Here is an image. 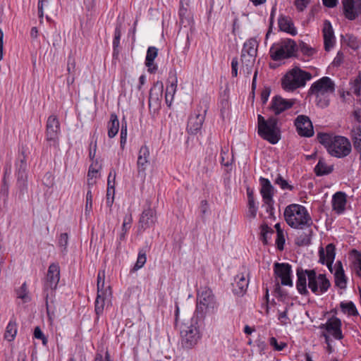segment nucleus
Wrapping results in <instances>:
<instances>
[{
    "label": "nucleus",
    "mask_w": 361,
    "mask_h": 361,
    "mask_svg": "<svg viewBox=\"0 0 361 361\" xmlns=\"http://www.w3.org/2000/svg\"><path fill=\"white\" fill-rule=\"evenodd\" d=\"M317 140L332 157L343 158L350 154L352 151L350 140L343 136H332L328 133H319Z\"/></svg>",
    "instance_id": "obj_1"
},
{
    "label": "nucleus",
    "mask_w": 361,
    "mask_h": 361,
    "mask_svg": "<svg viewBox=\"0 0 361 361\" xmlns=\"http://www.w3.org/2000/svg\"><path fill=\"white\" fill-rule=\"evenodd\" d=\"M283 215L288 225L293 228L302 229L305 226L310 227L313 224L307 209L300 204L287 206Z\"/></svg>",
    "instance_id": "obj_2"
},
{
    "label": "nucleus",
    "mask_w": 361,
    "mask_h": 361,
    "mask_svg": "<svg viewBox=\"0 0 361 361\" xmlns=\"http://www.w3.org/2000/svg\"><path fill=\"white\" fill-rule=\"evenodd\" d=\"M335 91V83L329 77L324 76L314 82L310 87V93L316 96L317 104L326 108L329 104V95Z\"/></svg>",
    "instance_id": "obj_3"
},
{
    "label": "nucleus",
    "mask_w": 361,
    "mask_h": 361,
    "mask_svg": "<svg viewBox=\"0 0 361 361\" xmlns=\"http://www.w3.org/2000/svg\"><path fill=\"white\" fill-rule=\"evenodd\" d=\"M258 135L272 145L281 140V130L278 126V119L270 116L267 120L260 114L257 116Z\"/></svg>",
    "instance_id": "obj_4"
},
{
    "label": "nucleus",
    "mask_w": 361,
    "mask_h": 361,
    "mask_svg": "<svg viewBox=\"0 0 361 361\" xmlns=\"http://www.w3.org/2000/svg\"><path fill=\"white\" fill-rule=\"evenodd\" d=\"M217 303L212 290L208 287L201 288L197 293L195 314L199 319H203L208 312H213Z\"/></svg>",
    "instance_id": "obj_5"
},
{
    "label": "nucleus",
    "mask_w": 361,
    "mask_h": 361,
    "mask_svg": "<svg viewBox=\"0 0 361 361\" xmlns=\"http://www.w3.org/2000/svg\"><path fill=\"white\" fill-rule=\"evenodd\" d=\"M312 78V74L299 67H295L288 71L282 78L281 85L286 91L293 92L304 87L307 80Z\"/></svg>",
    "instance_id": "obj_6"
},
{
    "label": "nucleus",
    "mask_w": 361,
    "mask_h": 361,
    "mask_svg": "<svg viewBox=\"0 0 361 361\" xmlns=\"http://www.w3.org/2000/svg\"><path fill=\"white\" fill-rule=\"evenodd\" d=\"M297 49V44L293 39H286L274 44L270 48L269 54L271 59L277 61L294 56Z\"/></svg>",
    "instance_id": "obj_7"
},
{
    "label": "nucleus",
    "mask_w": 361,
    "mask_h": 361,
    "mask_svg": "<svg viewBox=\"0 0 361 361\" xmlns=\"http://www.w3.org/2000/svg\"><path fill=\"white\" fill-rule=\"evenodd\" d=\"M197 318L194 321L192 319L190 326L184 324L181 327L180 337L181 345L183 348L191 349L195 347L200 338V334L197 324Z\"/></svg>",
    "instance_id": "obj_8"
},
{
    "label": "nucleus",
    "mask_w": 361,
    "mask_h": 361,
    "mask_svg": "<svg viewBox=\"0 0 361 361\" xmlns=\"http://www.w3.org/2000/svg\"><path fill=\"white\" fill-rule=\"evenodd\" d=\"M27 154L24 147H22L20 153L16 161V174L17 176V185L23 193L27 188Z\"/></svg>",
    "instance_id": "obj_9"
},
{
    "label": "nucleus",
    "mask_w": 361,
    "mask_h": 361,
    "mask_svg": "<svg viewBox=\"0 0 361 361\" xmlns=\"http://www.w3.org/2000/svg\"><path fill=\"white\" fill-rule=\"evenodd\" d=\"M274 272L276 279L281 280L282 286L292 287L293 286L292 276V266L288 263L275 262L274 264Z\"/></svg>",
    "instance_id": "obj_10"
},
{
    "label": "nucleus",
    "mask_w": 361,
    "mask_h": 361,
    "mask_svg": "<svg viewBox=\"0 0 361 361\" xmlns=\"http://www.w3.org/2000/svg\"><path fill=\"white\" fill-rule=\"evenodd\" d=\"M146 207L143 209L139 220L138 231L141 232L153 226L157 222L156 211L152 208L151 202L146 201Z\"/></svg>",
    "instance_id": "obj_11"
},
{
    "label": "nucleus",
    "mask_w": 361,
    "mask_h": 361,
    "mask_svg": "<svg viewBox=\"0 0 361 361\" xmlns=\"http://www.w3.org/2000/svg\"><path fill=\"white\" fill-rule=\"evenodd\" d=\"M206 112L207 109H203L201 106H197V110L189 117L187 125L188 133L195 135L201 130Z\"/></svg>",
    "instance_id": "obj_12"
},
{
    "label": "nucleus",
    "mask_w": 361,
    "mask_h": 361,
    "mask_svg": "<svg viewBox=\"0 0 361 361\" xmlns=\"http://www.w3.org/2000/svg\"><path fill=\"white\" fill-rule=\"evenodd\" d=\"M60 124L55 116H50L47 121L46 136L47 140L51 142V145L55 147L59 146V133Z\"/></svg>",
    "instance_id": "obj_13"
},
{
    "label": "nucleus",
    "mask_w": 361,
    "mask_h": 361,
    "mask_svg": "<svg viewBox=\"0 0 361 361\" xmlns=\"http://www.w3.org/2000/svg\"><path fill=\"white\" fill-rule=\"evenodd\" d=\"M341 326V320L336 317H332L326 324H320L319 329L325 330L327 334H331L335 339L341 340L343 338Z\"/></svg>",
    "instance_id": "obj_14"
},
{
    "label": "nucleus",
    "mask_w": 361,
    "mask_h": 361,
    "mask_svg": "<svg viewBox=\"0 0 361 361\" xmlns=\"http://www.w3.org/2000/svg\"><path fill=\"white\" fill-rule=\"evenodd\" d=\"M295 126L300 136L310 137L314 135L312 123L307 116H298L295 121Z\"/></svg>",
    "instance_id": "obj_15"
},
{
    "label": "nucleus",
    "mask_w": 361,
    "mask_h": 361,
    "mask_svg": "<svg viewBox=\"0 0 361 361\" xmlns=\"http://www.w3.org/2000/svg\"><path fill=\"white\" fill-rule=\"evenodd\" d=\"M336 247L333 243H329L326 246L325 250L321 247L319 250V262L326 264L329 270L333 273V263L336 256Z\"/></svg>",
    "instance_id": "obj_16"
},
{
    "label": "nucleus",
    "mask_w": 361,
    "mask_h": 361,
    "mask_svg": "<svg viewBox=\"0 0 361 361\" xmlns=\"http://www.w3.org/2000/svg\"><path fill=\"white\" fill-rule=\"evenodd\" d=\"M60 279V268L58 264L52 263L49 265L44 283V291L48 289L55 290Z\"/></svg>",
    "instance_id": "obj_17"
},
{
    "label": "nucleus",
    "mask_w": 361,
    "mask_h": 361,
    "mask_svg": "<svg viewBox=\"0 0 361 361\" xmlns=\"http://www.w3.org/2000/svg\"><path fill=\"white\" fill-rule=\"evenodd\" d=\"M343 12L346 18L353 20L361 14V0H343Z\"/></svg>",
    "instance_id": "obj_18"
},
{
    "label": "nucleus",
    "mask_w": 361,
    "mask_h": 361,
    "mask_svg": "<svg viewBox=\"0 0 361 361\" xmlns=\"http://www.w3.org/2000/svg\"><path fill=\"white\" fill-rule=\"evenodd\" d=\"M295 104V99H285L279 95L275 96L271 101L270 109L276 115L290 109Z\"/></svg>",
    "instance_id": "obj_19"
},
{
    "label": "nucleus",
    "mask_w": 361,
    "mask_h": 361,
    "mask_svg": "<svg viewBox=\"0 0 361 361\" xmlns=\"http://www.w3.org/2000/svg\"><path fill=\"white\" fill-rule=\"evenodd\" d=\"M308 279H319L320 293H326L331 287V282L324 274H317L315 269H303Z\"/></svg>",
    "instance_id": "obj_20"
},
{
    "label": "nucleus",
    "mask_w": 361,
    "mask_h": 361,
    "mask_svg": "<svg viewBox=\"0 0 361 361\" xmlns=\"http://www.w3.org/2000/svg\"><path fill=\"white\" fill-rule=\"evenodd\" d=\"M324 35V49L329 51L335 44V36L331 23L326 20L322 30Z\"/></svg>",
    "instance_id": "obj_21"
},
{
    "label": "nucleus",
    "mask_w": 361,
    "mask_h": 361,
    "mask_svg": "<svg viewBox=\"0 0 361 361\" xmlns=\"http://www.w3.org/2000/svg\"><path fill=\"white\" fill-rule=\"evenodd\" d=\"M163 84L162 82H157L150 89L149 96V107L152 108L154 106L158 108L160 105V99L162 97L163 92Z\"/></svg>",
    "instance_id": "obj_22"
},
{
    "label": "nucleus",
    "mask_w": 361,
    "mask_h": 361,
    "mask_svg": "<svg viewBox=\"0 0 361 361\" xmlns=\"http://www.w3.org/2000/svg\"><path fill=\"white\" fill-rule=\"evenodd\" d=\"M259 181L261 185L260 193L263 200H267L270 201L273 199L274 195L275 189L274 186L268 178L260 177Z\"/></svg>",
    "instance_id": "obj_23"
},
{
    "label": "nucleus",
    "mask_w": 361,
    "mask_h": 361,
    "mask_svg": "<svg viewBox=\"0 0 361 361\" xmlns=\"http://www.w3.org/2000/svg\"><path fill=\"white\" fill-rule=\"evenodd\" d=\"M297 281H296V288L300 294L302 295L307 296L310 295V292L307 288V277L303 273V269L302 267H298L296 270Z\"/></svg>",
    "instance_id": "obj_24"
},
{
    "label": "nucleus",
    "mask_w": 361,
    "mask_h": 361,
    "mask_svg": "<svg viewBox=\"0 0 361 361\" xmlns=\"http://www.w3.org/2000/svg\"><path fill=\"white\" fill-rule=\"evenodd\" d=\"M278 24L280 30L287 32L293 36L297 35V30L294 27L293 22L289 17L284 16L283 15L280 16L278 20Z\"/></svg>",
    "instance_id": "obj_25"
},
{
    "label": "nucleus",
    "mask_w": 361,
    "mask_h": 361,
    "mask_svg": "<svg viewBox=\"0 0 361 361\" xmlns=\"http://www.w3.org/2000/svg\"><path fill=\"white\" fill-rule=\"evenodd\" d=\"M158 55V49L155 47H149L147 51L145 66L150 73H154L157 71V66L154 63Z\"/></svg>",
    "instance_id": "obj_26"
},
{
    "label": "nucleus",
    "mask_w": 361,
    "mask_h": 361,
    "mask_svg": "<svg viewBox=\"0 0 361 361\" xmlns=\"http://www.w3.org/2000/svg\"><path fill=\"white\" fill-rule=\"evenodd\" d=\"M249 281L246 279L243 274H238L235 277V283L233 286V291L237 295H243L248 287Z\"/></svg>",
    "instance_id": "obj_27"
},
{
    "label": "nucleus",
    "mask_w": 361,
    "mask_h": 361,
    "mask_svg": "<svg viewBox=\"0 0 361 361\" xmlns=\"http://www.w3.org/2000/svg\"><path fill=\"white\" fill-rule=\"evenodd\" d=\"M149 150L147 146H142L139 151L137 165L138 172H144L149 163Z\"/></svg>",
    "instance_id": "obj_28"
},
{
    "label": "nucleus",
    "mask_w": 361,
    "mask_h": 361,
    "mask_svg": "<svg viewBox=\"0 0 361 361\" xmlns=\"http://www.w3.org/2000/svg\"><path fill=\"white\" fill-rule=\"evenodd\" d=\"M346 204V195L343 192H337L333 195L332 207L338 213H342Z\"/></svg>",
    "instance_id": "obj_29"
},
{
    "label": "nucleus",
    "mask_w": 361,
    "mask_h": 361,
    "mask_svg": "<svg viewBox=\"0 0 361 361\" xmlns=\"http://www.w3.org/2000/svg\"><path fill=\"white\" fill-rule=\"evenodd\" d=\"M334 171V166H328L323 158H320L314 171L317 176H323L330 174Z\"/></svg>",
    "instance_id": "obj_30"
},
{
    "label": "nucleus",
    "mask_w": 361,
    "mask_h": 361,
    "mask_svg": "<svg viewBox=\"0 0 361 361\" xmlns=\"http://www.w3.org/2000/svg\"><path fill=\"white\" fill-rule=\"evenodd\" d=\"M108 128V136L110 138L114 137L119 130V121L117 115L115 113H112L110 115V119L107 124Z\"/></svg>",
    "instance_id": "obj_31"
},
{
    "label": "nucleus",
    "mask_w": 361,
    "mask_h": 361,
    "mask_svg": "<svg viewBox=\"0 0 361 361\" xmlns=\"http://www.w3.org/2000/svg\"><path fill=\"white\" fill-rule=\"evenodd\" d=\"M257 41L255 38H250L244 43L241 53L257 56Z\"/></svg>",
    "instance_id": "obj_32"
},
{
    "label": "nucleus",
    "mask_w": 361,
    "mask_h": 361,
    "mask_svg": "<svg viewBox=\"0 0 361 361\" xmlns=\"http://www.w3.org/2000/svg\"><path fill=\"white\" fill-rule=\"evenodd\" d=\"M179 24L180 26L187 27L190 25L192 23V18L190 14L188 13L187 8H185L183 2H180L179 11Z\"/></svg>",
    "instance_id": "obj_33"
},
{
    "label": "nucleus",
    "mask_w": 361,
    "mask_h": 361,
    "mask_svg": "<svg viewBox=\"0 0 361 361\" xmlns=\"http://www.w3.org/2000/svg\"><path fill=\"white\" fill-rule=\"evenodd\" d=\"M177 88V78H174L170 85L166 86L165 92V100L168 106H170L173 99Z\"/></svg>",
    "instance_id": "obj_34"
},
{
    "label": "nucleus",
    "mask_w": 361,
    "mask_h": 361,
    "mask_svg": "<svg viewBox=\"0 0 361 361\" xmlns=\"http://www.w3.org/2000/svg\"><path fill=\"white\" fill-rule=\"evenodd\" d=\"M115 178L116 172H114L112 180H108V188L106 191V204L108 207H111L114 203L115 194Z\"/></svg>",
    "instance_id": "obj_35"
},
{
    "label": "nucleus",
    "mask_w": 361,
    "mask_h": 361,
    "mask_svg": "<svg viewBox=\"0 0 361 361\" xmlns=\"http://www.w3.org/2000/svg\"><path fill=\"white\" fill-rule=\"evenodd\" d=\"M104 271H99L97 275V293L107 294L109 290V295H111L110 286L104 288Z\"/></svg>",
    "instance_id": "obj_36"
},
{
    "label": "nucleus",
    "mask_w": 361,
    "mask_h": 361,
    "mask_svg": "<svg viewBox=\"0 0 361 361\" xmlns=\"http://www.w3.org/2000/svg\"><path fill=\"white\" fill-rule=\"evenodd\" d=\"M312 229H309L308 233H302L295 239V244L298 246H306L311 243Z\"/></svg>",
    "instance_id": "obj_37"
},
{
    "label": "nucleus",
    "mask_w": 361,
    "mask_h": 361,
    "mask_svg": "<svg viewBox=\"0 0 361 361\" xmlns=\"http://www.w3.org/2000/svg\"><path fill=\"white\" fill-rule=\"evenodd\" d=\"M107 294H102L97 293V295L94 302V310L97 316H99L104 310V300Z\"/></svg>",
    "instance_id": "obj_38"
},
{
    "label": "nucleus",
    "mask_w": 361,
    "mask_h": 361,
    "mask_svg": "<svg viewBox=\"0 0 361 361\" xmlns=\"http://www.w3.org/2000/svg\"><path fill=\"white\" fill-rule=\"evenodd\" d=\"M16 323L13 321H10L8 324L6 326V332L4 334V337L8 341H13L17 333V327Z\"/></svg>",
    "instance_id": "obj_39"
},
{
    "label": "nucleus",
    "mask_w": 361,
    "mask_h": 361,
    "mask_svg": "<svg viewBox=\"0 0 361 361\" xmlns=\"http://www.w3.org/2000/svg\"><path fill=\"white\" fill-rule=\"evenodd\" d=\"M340 307L344 313L348 312V314L352 316L358 315L357 310L354 303L351 301L348 302H341L340 303Z\"/></svg>",
    "instance_id": "obj_40"
},
{
    "label": "nucleus",
    "mask_w": 361,
    "mask_h": 361,
    "mask_svg": "<svg viewBox=\"0 0 361 361\" xmlns=\"http://www.w3.org/2000/svg\"><path fill=\"white\" fill-rule=\"evenodd\" d=\"M335 284L341 289H345L347 284V278L344 271L334 272Z\"/></svg>",
    "instance_id": "obj_41"
},
{
    "label": "nucleus",
    "mask_w": 361,
    "mask_h": 361,
    "mask_svg": "<svg viewBox=\"0 0 361 361\" xmlns=\"http://www.w3.org/2000/svg\"><path fill=\"white\" fill-rule=\"evenodd\" d=\"M147 261L146 257V251L144 250H140L138 253L137 262L132 269V271H135L142 268Z\"/></svg>",
    "instance_id": "obj_42"
},
{
    "label": "nucleus",
    "mask_w": 361,
    "mask_h": 361,
    "mask_svg": "<svg viewBox=\"0 0 361 361\" xmlns=\"http://www.w3.org/2000/svg\"><path fill=\"white\" fill-rule=\"evenodd\" d=\"M16 294L18 298L23 300V302H27L30 301V298L28 295V290L26 282H24L20 288L16 290Z\"/></svg>",
    "instance_id": "obj_43"
},
{
    "label": "nucleus",
    "mask_w": 361,
    "mask_h": 361,
    "mask_svg": "<svg viewBox=\"0 0 361 361\" xmlns=\"http://www.w3.org/2000/svg\"><path fill=\"white\" fill-rule=\"evenodd\" d=\"M274 233V230L269 227L267 224H262L261 226V240L264 245L268 244V238Z\"/></svg>",
    "instance_id": "obj_44"
},
{
    "label": "nucleus",
    "mask_w": 361,
    "mask_h": 361,
    "mask_svg": "<svg viewBox=\"0 0 361 361\" xmlns=\"http://www.w3.org/2000/svg\"><path fill=\"white\" fill-rule=\"evenodd\" d=\"M274 183L279 185L283 190H293L294 187L290 185L286 180H285L281 175L278 174L276 179L274 180Z\"/></svg>",
    "instance_id": "obj_45"
},
{
    "label": "nucleus",
    "mask_w": 361,
    "mask_h": 361,
    "mask_svg": "<svg viewBox=\"0 0 361 361\" xmlns=\"http://www.w3.org/2000/svg\"><path fill=\"white\" fill-rule=\"evenodd\" d=\"M102 169V165L99 164V161L97 159L92 161V164L90 166L87 177H96L97 173Z\"/></svg>",
    "instance_id": "obj_46"
},
{
    "label": "nucleus",
    "mask_w": 361,
    "mask_h": 361,
    "mask_svg": "<svg viewBox=\"0 0 361 361\" xmlns=\"http://www.w3.org/2000/svg\"><path fill=\"white\" fill-rule=\"evenodd\" d=\"M299 48L301 52L307 56H312L317 52V50L314 48L310 47L304 42H301L300 43Z\"/></svg>",
    "instance_id": "obj_47"
},
{
    "label": "nucleus",
    "mask_w": 361,
    "mask_h": 361,
    "mask_svg": "<svg viewBox=\"0 0 361 361\" xmlns=\"http://www.w3.org/2000/svg\"><path fill=\"white\" fill-rule=\"evenodd\" d=\"M121 36V25H118L115 28L114 38L113 40L114 54H115L116 51L118 52L117 48L119 47Z\"/></svg>",
    "instance_id": "obj_48"
},
{
    "label": "nucleus",
    "mask_w": 361,
    "mask_h": 361,
    "mask_svg": "<svg viewBox=\"0 0 361 361\" xmlns=\"http://www.w3.org/2000/svg\"><path fill=\"white\" fill-rule=\"evenodd\" d=\"M68 242V233H61L59 238V247L63 248V250L61 251L64 254H66L67 252Z\"/></svg>",
    "instance_id": "obj_49"
},
{
    "label": "nucleus",
    "mask_w": 361,
    "mask_h": 361,
    "mask_svg": "<svg viewBox=\"0 0 361 361\" xmlns=\"http://www.w3.org/2000/svg\"><path fill=\"white\" fill-rule=\"evenodd\" d=\"M308 287L313 293L319 294L320 293L319 279H308Z\"/></svg>",
    "instance_id": "obj_50"
},
{
    "label": "nucleus",
    "mask_w": 361,
    "mask_h": 361,
    "mask_svg": "<svg viewBox=\"0 0 361 361\" xmlns=\"http://www.w3.org/2000/svg\"><path fill=\"white\" fill-rule=\"evenodd\" d=\"M127 140V123L126 122H122L121 130V140L120 144L121 149H124L125 145Z\"/></svg>",
    "instance_id": "obj_51"
},
{
    "label": "nucleus",
    "mask_w": 361,
    "mask_h": 361,
    "mask_svg": "<svg viewBox=\"0 0 361 361\" xmlns=\"http://www.w3.org/2000/svg\"><path fill=\"white\" fill-rule=\"evenodd\" d=\"M256 56H250L245 54L241 53V61L243 65H246V66H253L254 63L255 61Z\"/></svg>",
    "instance_id": "obj_52"
},
{
    "label": "nucleus",
    "mask_w": 361,
    "mask_h": 361,
    "mask_svg": "<svg viewBox=\"0 0 361 361\" xmlns=\"http://www.w3.org/2000/svg\"><path fill=\"white\" fill-rule=\"evenodd\" d=\"M263 201L264 204L266 205V212L269 214V218L275 219V216L274 213V199H271L270 201L267 200H264Z\"/></svg>",
    "instance_id": "obj_53"
},
{
    "label": "nucleus",
    "mask_w": 361,
    "mask_h": 361,
    "mask_svg": "<svg viewBox=\"0 0 361 361\" xmlns=\"http://www.w3.org/2000/svg\"><path fill=\"white\" fill-rule=\"evenodd\" d=\"M269 343L274 348V349L277 351H281L287 346V343L284 342H281L279 343L276 338L274 337L270 338Z\"/></svg>",
    "instance_id": "obj_54"
},
{
    "label": "nucleus",
    "mask_w": 361,
    "mask_h": 361,
    "mask_svg": "<svg viewBox=\"0 0 361 361\" xmlns=\"http://www.w3.org/2000/svg\"><path fill=\"white\" fill-rule=\"evenodd\" d=\"M351 140L361 138V126L360 125H355L352 127L350 133Z\"/></svg>",
    "instance_id": "obj_55"
},
{
    "label": "nucleus",
    "mask_w": 361,
    "mask_h": 361,
    "mask_svg": "<svg viewBox=\"0 0 361 361\" xmlns=\"http://www.w3.org/2000/svg\"><path fill=\"white\" fill-rule=\"evenodd\" d=\"M34 336L37 339H40L42 341L44 345H46L48 340L47 337L44 335L42 331L41 330L39 326H36L34 330Z\"/></svg>",
    "instance_id": "obj_56"
},
{
    "label": "nucleus",
    "mask_w": 361,
    "mask_h": 361,
    "mask_svg": "<svg viewBox=\"0 0 361 361\" xmlns=\"http://www.w3.org/2000/svg\"><path fill=\"white\" fill-rule=\"evenodd\" d=\"M248 213L249 216L254 219L257 216V207L256 206L255 200H248Z\"/></svg>",
    "instance_id": "obj_57"
},
{
    "label": "nucleus",
    "mask_w": 361,
    "mask_h": 361,
    "mask_svg": "<svg viewBox=\"0 0 361 361\" xmlns=\"http://www.w3.org/2000/svg\"><path fill=\"white\" fill-rule=\"evenodd\" d=\"M353 92L357 94L360 95L361 92V76L358 75L353 82Z\"/></svg>",
    "instance_id": "obj_58"
},
{
    "label": "nucleus",
    "mask_w": 361,
    "mask_h": 361,
    "mask_svg": "<svg viewBox=\"0 0 361 361\" xmlns=\"http://www.w3.org/2000/svg\"><path fill=\"white\" fill-rule=\"evenodd\" d=\"M271 93L269 87H264L261 92V101L263 104H266Z\"/></svg>",
    "instance_id": "obj_59"
},
{
    "label": "nucleus",
    "mask_w": 361,
    "mask_h": 361,
    "mask_svg": "<svg viewBox=\"0 0 361 361\" xmlns=\"http://www.w3.org/2000/svg\"><path fill=\"white\" fill-rule=\"evenodd\" d=\"M238 60L237 57H234L231 61V75L232 77L238 76Z\"/></svg>",
    "instance_id": "obj_60"
},
{
    "label": "nucleus",
    "mask_w": 361,
    "mask_h": 361,
    "mask_svg": "<svg viewBox=\"0 0 361 361\" xmlns=\"http://www.w3.org/2000/svg\"><path fill=\"white\" fill-rule=\"evenodd\" d=\"M310 3V0H295V6L299 11H302Z\"/></svg>",
    "instance_id": "obj_61"
},
{
    "label": "nucleus",
    "mask_w": 361,
    "mask_h": 361,
    "mask_svg": "<svg viewBox=\"0 0 361 361\" xmlns=\"http://www.w3.org/2000/svg\"><path fill=\"white\" fill-rule=\"evenodd\" d=\"M355 151L359 154V159L361 160V138L352 140Z\"/></svg>",
    "instance_id": "obj_62"
},
{
    "label": "nucleus",
    "mask_w": 361,
    "mask_h": 361,
    "mask_svg": "<svg viewBox=\"0 0 361 361\" xmlns=\"http://www.w3.org/2000/svg\"><path fill=\"white\" fill-rule=\"evenodd\" d=\"M75 68V59L73 56H69L68 57V64H67V71H68V73H71L72 72H74Z\"/></svg>",
    "instance_id": "obj_63"
},
{
    "label": "nucleus",
    "mask_w": 361,
    "mask_h": 361,
    "mask_svg": "<svg viewBox=\"0 0 361 361\" xmlns=\"http://www.w3.org/2000/svg\"><path fill=\"white\" fill-rule=\"evenodd\" d=\"M276 244L277 245V248L279 250H283L284 248L285 244V238L283 234L277 235V238L276 240Z\"/></svg>",
    "instance_id": "obj_64"
}]
</instances>
